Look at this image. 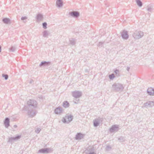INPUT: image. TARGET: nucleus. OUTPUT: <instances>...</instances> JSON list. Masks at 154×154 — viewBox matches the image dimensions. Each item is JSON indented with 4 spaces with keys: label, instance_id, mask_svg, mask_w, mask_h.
<instances>
[{
    "label": "nucleus",
    "instance_id": "1",
    "mask_svg": "<svg viewBox=\"0 0 154 154\" xmlns=\"http://www.w3.org/2000/svg\"><path fill=\"white\" fill-rule=\"evenodd\" d=\"M124 87L122 84L115 83L112 85V89L115 91L121 92L123 91Z\"/></svg>",
    "mask_w": 154,
    "mask_h": 154
},
{
    "label": "nucleus",
    "instance_id": "2",
    "mask_svg": "<svg viewBox=\"0 0 154 154\" xmlns=\"http://www.w3.org/2000/svg\"><path fill=\"white\" fill-rule=\"evenodd\" d=\"M133 37L135 39H138L143 36V33L140 31H136L133 34Z\"/></svg>",
    "mask_w": 154,
    "mask_h": 154
},
{
    "label": "nucleus",
    "instance_id": "3",
    "mask_svg": "<svg viewBox=\"0 0 154 154\" xmlns=\"http://www.w3.org/2000/svg\"><path fill=\"white\" fill-rule=\"evenodd\" d=\"M73 116L72 115L66 116L65 117L62 119V121L64 123H69L72 120Z\"/></svg>",
    "mask_w": 154,
    "mask_h": 154
},
{
    "label": "nucleus",
    "instance_id": "4",
    "mask_svg": "<svg viewBox=\"0 0 154 154\" xmlns=\"http://www.w3.org/2000/svg\"><path fill=\"white\" fill-rule=\"evenodd\" d=\"M82 93L79 91H75L72 92V95L74 98H79L82 96Z\"/></svg>",
    "mask_w": 154,
    "mask_h": 154
},
{
    "label": "nucleus",
    "instance_id": "5",
    "mask_svg": "<svg viewBox=\"0 0 154 154\" xmlns=\"http://www.w3.org/2000/svg\"><path fill=\"white\" fill-rule=\"evenodd\" d=\"M27 104L28 106H33L34 107H35L37 106V102L33 100H30L27 102Z\"/></svg>",
    "mask_w": 154,
    "mask_h": 154
},
{
    "label": "nucleus",
    "instance_id": "6",
    "mask_svg": "<svg viewBox=\"0 0 154 154\" xmlns=\"http://www.w3.org/2000/svg\"><path fill=\"white\" fill-rule=\"evenodd\" d=\"M103 119L100 117L93 120L94 126L97 127L99 125L100 122L103 121Z\"/></svg>",
    "mask_w": 154,
    "mask_h": 154
},
{
    "label": "nucleus",
    "instance_id": "7",
    "mask_svg": "<svg viewBox=\"0 0 154 154\" xmlns=\"http://www.w3.org/2000/svg\"><path fill=\"white\" fill-rule=\"evenodd\" d=\"M119 129V125H114L112 126L109 129V131L110 132H117Z\"/></svg>",
    "mask_w": 154,
    "mask_h": 154
},
{
    "label": "nucleus",
    "instance_id": "8",
    "mask_svg": "<svg viewBox=\"0 0 154 154\" xmlns=\"http://www.w3.org/2000/svg\"><path fill=\"white\" fill-rule=\"evenodd\" d=\"M154 106V101H149L143 104V106L146 108L151 107Z\"/></svg>",
    "mask_w": 154,
    "mask_h": 154
},
{
    "label": "nucleus",
    "instance_id": "9",
    "mask_svg": "<svg viewBox=\"0 0 154 154\" xmlns=\"http://www.w3.org/2000/svg\"><path fill=\"white\" fill-rule=\"evenodd\" d=\"M69 14L72 17L78 18L80 14L78 11H73L70 12Z\"/></svg>",
    "mask_w": 154,
    "mask_h": 154
},
{
    "label": "nucleus",
    "instance_id": "10",
    "mask_svg": "<svg viewBox=\"0 0 154 154\" xmlns=\"http://www.w3.org/2000/svg\"><path fill=\"white\" fill-rule=\"evenodd\" d=\"M52 150L49 148H42L39 150L38 152L39 153H48L50 151H51Z\"/></svg>",
    "mask_w": 154,
    "mask_h": 154
},
{
    "label": "nucleus",
    "instance_id": "11",
    "mask_svg": "<svg viewBox=\"0 0 154 154\" xmlns=\"http://www.w3.org/2000/svg\"><path fill=\"white\" fill-rule=\"evenodd\" d=\"M121 35L122 38L125 39H127L129 38V35L128 33V32L124 30L122 34Z\"/></svg>",
    "mask_w": 154,
    "mask_h": 154
},
{
    "label": "nucleus",
    "instance_id": "12",
    "mask_svg": "<svg viewBox=\"0 0 154 154\" xmlns=\"http://www.w3.org/2000/svg\"><path fill=\"white\" fill-rule=\"evenodd\" d=\"M147 93L150 96L154 95V89L152 88H148L147 91Z\"/></svg>",
    "mask_w": 154,
    "mask_h": 154
},
{
    "label": "nucleus",
    "instance_id": "13",
    "mask_svg": "<svg viewBox=\"0 0 154 154\" xmlns=\"http://www.w3.org/2000/svg\"><path fill=\"white\" fill-rule=\"evenodd\" d=\"M84 136V134L79 133L76 134L75 138L76 140H80L83 138Z\"/></svg>",
    "mask_w": 154,
    "mask_h": 154
},
{
    "label": "nucleus",
    "instance_id": "14",
    "mask_svg": "<svg viewBox=\"0 0 154 154\" xmlns=\"http://www.w3.org/2000/svg\"><path fill=\"white\" fill-rule=\"evenodd\" d=\"M10 119L8 118H5L4 124L6 128H8L10 126Z\"/></svg>",
    "mask_w": 154,
    "mask_h": 154
},
{
    "label": "nucleus",
    "instance_id": "15",
    "mask_svg": "<svg viewBox=\"0 0 154 154\" xmlns=\"http://www.w3.org/2000/svg\"><path fill=\"white\" fill-rule=\"evenodd\" d=\"M36 21L37 22L42 21L43 19V15L40 14H38L36 16Z\"/></svg>",
    "mask_w": 154,
    "mask_h": 154
},
{
    "label": "nucleus",
    "instance_id": "16",
    "mask_svg": "<svg viewBox=\"0 0 154 154\" xmlns=\"http://www.w3.org/2000/svg\"><path fill=\"white\" fill-rule=\"evenodd\" d=\"M28 113L29 117L32 118L36 114L35 112L32 110H29L28 111Z\"/></svg>",
    "mask_w": 154,
    "mask_h": 154
},
{
    "label": "nucleus",
    "instance_id": "17",
    "mask_svg": "<svg viewBox=\"0 0 154 154\" xmlns=\"http://www.w3.org/2000/svg\"><path fill=\"white\" fill-rule=\"evenodd\" d=\"M51 64V62L49 61H42V62L40 64L39 66H48Z\"/></svg>",
    "mask_w": 154,
    "mask_h": 154
},
{
    "label": "nucleus",
    "instance_id": "18",
    "mask_svg": "<svg viewBox=\"0 0 154 154\" xmlns=\"http://www.w3.org/2000/svg\"><path fill=\"white\" fill-rule=\"evenodd\" d=\"M62 107H59L57 108L54 110V112L56 114H59L61 113L62 112Z\"/></svg>",
    "mask_w": 154,
    "mask_h": 154
},
{
    "label": "nucleus",
    "instance_id": "19",
    "mask_svg": "<svg viewBox=\"0 0 154 154\" xmlns=\"http://www.w3.org/2000/svg\"><path fill=\"white\" fill-rule=\"evenodd\" d=\"M56 4L58 7H62L63 5V4L62 0H57L56 2Z\"/></svg>",
    "mask_w": 154,
    "mask_h": 154
},
{
    "label": "nucleus",
    "instance_id": "20",
    "mask_svg": "<svg viewBox=\"0 0 154 154\" xmlns=\"http://www.w3.org/2000/svg\"><path fill=\"white\" fill-rule=\"evenodd\" d=\"M3 22L6 24H8L10 23V19L7 18H5L2 19Z\"/></svg>",
    "mask_w": 154,
    "mask_h": 154
},
{
    "label": "nucleus",
    "instance_id": "21",
    "mask_svg": "<svg viewBox=\"0 0 154 154\" xmlns=\"http://www.w3.org/2000/svg\"><path fill=\"white\" fill-rule=\"evenodd\" d=\"M69 103L67 101H65L63 102V106L64 107L66 108L69 107Z\"/></svg>",
    "mask_w": 154,
    "mask_h": 154
},
{
    "label": "nucleus",
    "instance_id": "22",
    "mask_svg": "<svg viewBox=\"0 0 154 154\" xmlns=\"http://www.w3.org/2000/svg\"><path fill=\"white\" fill-rule=\"evenodd\" d=\"M43 36L44 37H48L49 35V33L47 30H44L42 32Z\"/></svg>",
    "mask_w": 154,
    "mask_h": 154
},
{
    "label": "nucleus",
    "instance_id": "23",
    "mask_svg": "<svg viewBox=\"0 0 154 154\" xmlns=\"http://www.w3.org/2000/svg\"><path fill=\"white\" fill-rule=\"evenodd\" d=\"M136 2L139 7H141L142 6L143 4L140 0H136Z\"/></svg>",
    "mask_w": 154,
    "mask_h": 154
},
{
    "label": "nucleus",
    "instance_id": "24",
    "mask_svg": "<svg viewBox=\"0 0 154 154\" xmlns=\"http://www.w3.org/2000/svg\"><path fill=\"white\" fill-rule=\"evenodd\" d=\"M70 44L72 45H75V40L73 38H71L69 39Z\"/></svg>",
    "mask_w": 154,
    "mask_h": 154
},
{
    "label": "nucleus",
    "instance_id": "25",
    "mask_svg": "<svg viewBox=\"0 0 154 154\" xmlns=\"http://www.w3.org/2000/svg\"><path fill=\"white\" fill-rule=\"evenodd\" d=\"M79 98H75L74 99L73 102L75 104L78 103H79Z\"/></svg>",
    "mask_w": 154,
    "mask_h": 154
},
{
    "label": "nucleus",
    "instance_id": "26",
    "mask_svg": "<svg viewBox=\"0 0 154 154\" xmlns=\"http://www.w3.org/2000/svg\"><path fill=\"white\" fill-rule=\"evenodd\" d=\"M16 49V48L14 46H12L11 48L9 49L10 51L14 52Z\"/></svg>",
    "mask_w": 154,
    "mask_h": 154
},
{
    "label": "nucleus",
    "instance_id": "27",
    "mask_svg": "<svg viewBox=\"0 0 154 154\" xmlns=\"http://www.w3.org/2000/svg\"><path fill=\"white\" fill-rule=\"evenodd\" d=\"M21 137V135H18L17 136H16L15 137H14V140H17L19 139H20Z\"/></svg>",
    "mask_w": 154,
    "mask_h": 154
},
{
    "label": "nucleus",
    "instance_id": "28",
    "mask_svg": "<svg viewBox=\"0 0 154 154\" xmlns=\"http://www.w3.org/2000/svg\"><path fill=\"white\" fill-rule=\"evenodd\" d=\"M109 77L110 79L111 80H112L114 78H115V76L114 74L112 73L109 75Z\"/></svg>",
    "mask_w": 154,
    "mask_h": 154
},
{
    "label": "nucleus",
    "instance_id": "29",
    "mask_svg": "<svg viewBox=\"0 0 154 154\" xmlns=\"http://www.w3.org/2000/svg\"><path fill=\"white\" fill-rule=\"evenodd\" d=\"M118 140H119L121 142H123L125 140V139L124 137L121 136L118 138Z\"/></svg>",
    "mask_w": 154,
    "mask_h": 154
},
{
    "label": "nucleus",
    "instance_id": "30",
    "mask_svg": "<svg viewBox=\"0 0 154 154\" xmlns=\"http://www.w3.org/2000/svg\"><path fill=\"white\" fill-rule=\"evenodd\" d=\"M112 148L109 145H107L106 146L105 149L107 151H109Z\"/></svg>",
    "mask_w": 154,
    "mask_h": 154
},
{
    "label": "nucleus",
    "instance_id": "31",
    "mask_svg": "<svg viewBox=\"0 0 154 154\" xmlns=\"http://www.w3.org/2000/svg\"><path fill=\"white\" fill-rule=\"evenodd\" d=\"M42 25L44 29H47V23L46 22H45L43 23L42 24Z\"/></svg>",
    "mask_w": 154,
    "mask_h": 154
},
{
    "label": "nucleus",
    "instance_id": "32",
    "mask_svg": "<svg viewBox=\"0 0 154 154\" xmlns=\"http://www.w3.org/2000/svg\"><path fill=\"white\" fill-rule=\"evenodd\" d=\"M2 76L3 77H4L5 79V80H7L8 79V75H7V74H2Z\"/></svg>",
    "mask_w": 154,
    "mask_h": 154
},
{
    "label": "nucleus",
    "instance_id": "33",
    "mask_svg": "<svg viewBox=\"0 0 154 154\" xmlns=\"http://www.w3.org/2000/svg\"><path fill=\"white\" fill-rule=\"evenodd\" d=\"M91 151L92 150L91 149H89V150H88L89 152L87 153V154H96L93 151H91Z\"/></svg>",
    "mask_w": 154,
    "mask_h": 154
},
{
    "label": "nucleus",
    "instance_id": "34",
    "mask_svg": "<svg viewBox=\"0 0 154 154\" xmlns=\"http://www.w3.org/2000/svg\"><path fill=\"white\" fill-rule=\"evenodd\" d=\"M13 140H14V137H10L9 138V139L8 142L11 143Z\"/></svg>",
    "mask_w": 154,
    "mask_h": 154
},
{
    "label": "nucleus",
    "instance_id": "35",
    "mask_svg": "<svg viewBox=\"0 0 154 154\" xmlns=\"http://www.w3.org/2000/svg\"><path fill=\"white\" fill-rule=\"evenodd\" d=\"M119 71L118 70V69H116L115 71H114V72L115 73V74H116V75L117 76H119Z\"/></svg>",
    "mask_w": 154,
    "mask_h": 154
},
{
    "label": "nucleus",
    "instance_id": "36",
    "mask_svg": "<svg viewBox=\"0 0 154 154\" xmlns=\"http://www.w3.org/2000/svg\"><path fill=\"white\" fill-rule=\"evenodd\" d=\"M105 43V42H100L99 43L97 46L99 47H102V45Z\"/></svg>",
    "mask_w": 154,
    "mask_h": 154
},
{
    "label": "nucleus",
    "instance_id": "37",
    "mask_svg": "<svg viewBox=\"0 0 154 154\" xmlns=\"http://www.w3.org/2000/svg\"><path fill=\"white\" fill-rule=\"evenodd\" d=\"M41 131V129L39 128H37L35 131V132L37 133H39Z\"/></svg>",
    "mask_w": 154,
    "mask_h": 154
},
{
    "label": "nucleus",
    "instance_id": "38",
    "mask_svg": "<svg viewBox=\"0 0 154 154\" xmlns=\"http://www.w3.org/2000/svg\"><path fill=\"white\" fill-rule=\"evenodd\" d=\"M147 10L149 12H151L152 11V8H151V7L148 6L147 7Z\"/></svg>",
    "mask_w": 154,
    "mask_h": 154
},
{
    "label": "nucleus",
    "instance_id": "39",
    "mask_svg": "<svg viewBox=\"0 0 154 154\" xmlns=\"http://www.w3.org/2000/svg\"><path fill=\"white\" fill-rule=\"evenodd\" d=\"M27 19V17H22L21 18V20H26Z\"/></svg>",
    "mask_w": 154,
    "mask_h": 154
},
{
    "label": "nucleus",
    "instance_id": "40",
    "mask_svg": "<svg viewBox=\"0 0 154 154\" xmlns=\"http://www.w3.org/2000/svg\"><path fill=\"white\" fill-rule=\"evenodd\" d=\"M85 71L86 73H88L89 72V71L88 69H85Z\"/></svg>",
    "mask_w": 154,
    "mask_h": 154
},
{
    "label": "nucleus",
    "instance_id": "41",
    "mask_svg": "<svg viewBox=\"0 0 154 154\" xmlns=\"http://www.w3.org/2000/svg\"><path fill=\"white\" fill-rule=\"evenodd\" d=\"M130 69V67H127V68L126 69H127V70L128 71H129V70Z\"/></svg>",
    "mask_w": 154,
    "mask_h": 154
},
{
    "label": "nucleus",
    "instance_id": "42",
    "mask_svg": "<svg viewBox=\"0 0 154 154\" xmlns=\"http://www.w3.org/2000/svg\"><path fill=\"white\" fill-rule=\"evenodd\" d=\"M33 82V80L32 79H31V80L30 81V82H29V83H32V82Z\"/></svg>",
    "mask_w": 154,
    "mask_h": 154
},
{
    "label": "nucleus",
    "instance_id": "43",
    "mask_svg": "<svg viewBox=\"0 0 154 154\" xmlns=\"http://www.w3.org/2000/svg\"><path fill=\"white\" fill-rule=\"evenodd\" d=\"M17 127V126L16 125H14V128H16Z\"/></svg>",
    "mask_w": 154,
    "mask_h": 154
},
{
    "label": "nucleus",
    "instance_id": "44",
    "mask_svg": "<svg viewBox=\"0 0 154 154\" xmlns=\"http://www.w3.org/2000/svg\"><path fill=\"white\" fill-rule=\"evenodd\" d=\"M1 46H0V52H1Z\"/></svg>",
    "mask_w": 154,
    "mask_h": 154
}]
</instances>
